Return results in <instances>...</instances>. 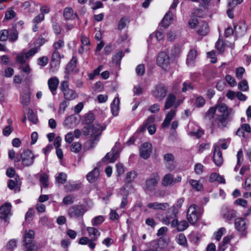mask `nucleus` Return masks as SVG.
Here are the masks:
<instances>
[{
  "instance_id": "4c0bfd02",
  "label": "nucleus",
  "mask_w": 251,
  "mask_h": 251,
  "mask_svg": "<svg viewBox=\"0 0 251 251\" xmlns=\"http://www.w3.org/2000/svg\"><path fill=\"white\" fill-rule=\"evenodd\" d=\"M177 242L178 244L184 247L187 246L186 238L185 235L182 233H180L178 235V237H177Z\"/></svg>"
},
{
  "instance_id": "6e6d98bb",
  "label": "nucleus",
  "mask_w": 251,
  "mask_h": 251,
  "mask_svg": "<svg viewBox=\"0 0 251 251\" xmlns=\"http://www.w3.org/2000/svg\"><path fill=\"white\" fill-rule=\"evenodd\" d=\"M245 69L243 67H238L236 69V76L237 78L241 79L245 73Z\"/></svg>"
},
{
  "instance_id": "ea45409f",
  "label": "nucleus",
  "mask_w": 251,
  "mask_h": 251,
  "mask_svg": "<svg viewBox=\"0 0 251 251\" xmlns=\"http://www.w3.org/2000/svg\"><path fill=\"white\" fill-rule=\"evenodd\" d=\"M95 116L92 113H88L84 117V122L86 125H90L93 122Z\"/></svg>"
},
{
  "instance_id": "8fccbe9b",
  "label": "nucleus",
  "mask_w": 251,
  "mask_h": 251,
  "mask_svg": "<svg viewBox=\"0 0 251 251\" xmlns=\"http://www.w3.org/2000/svg\"><path fill=\"white\" fill-rule=\"evenodd\" d=\"M9 36V31L4 29L0 31V41H5L7 40Z\"/></svg>"
},
{
  "instance_id": "393cba45",
  "label": "nucleus",
  "mask_w": 251,
  "mask_h": 251,
  "mask_svg": "<svg viewBox=\"0 0 251 251\" xmlns=\"http://www.w3.org/2000/svg\"><path fill=\"white\" fill-rule=\"evenodd\" d=\"M176 114V111L175 109H172L166 115V118L162 123V126L163 127H168L170 123V122Z\"/></svg>"
},
{
  "instance_id": "6e6552de",
  "label": "nucleus",
  "mask_w": 251,
  "mask_h": 251,
  "mask_svg": "<svg viewBox=\"0 0 251 251\" xmlns=\"http://www.w3.org/2000/svg\"><path fill=\"white\" fill-rule=\"evenodd\" d=\"M181 180L180 176H178L174 178L171 174H167L164 176L162 180V185L164 186H173L175 183L180 182Z\"/></svg>"
},
{
  "instance_id": "0e129e2a",
  "label": "nucleus",
  "mask_w": 251,
  "mask_h": 251,
  "mask_svg": "<svg viewBox=\"0 0 251 251\" xmlns=\"http://www.w3.org/2000/svg\"><path fill=\"white\" fill-rule=\"evenodd\" d=\"M124 55V53L122 51H119L117 54L113 56V61L115 62L116 63H118L119 61L122 59Z\"/></svg>"
},
{
  "instance_id": "39448f33",
  "label": "nucleus",
  "mask_w": 251,
  "mask_h": 251,
  "mask_svg": "<svg viewBox=\"0 0 251 251\" xmlns=\"http://www.w3.org/2000/svg\"><path fill=\"white\" fill-rule=\"evenodd\" d=\"M211 108H215V112L217 110L219 113V115L228 119H230V116L233 113L232 109L228 108L226 105L224 103H217L215 106L211 107Z\"/></svg>"
},
{
  "instance_id": "a19ab883",
  "label": "nucleus",
  "mask_w": 251,
  "mask_h": 251,
  "mask_svg": "<svg viewBox=\"0 0 251 251\" xmlns=\"http://www.w3.org/2000/svg\"><path fill=\"white\" fill-rule=\"evenodd\" d=\"M40 181L44 187L47 188L49 185L48 176L46 174L41 175L40 178Z\"/></svg>"
},
{
  "instance_id": "f3484780",
  "label": "nucleus",
  "mask_w": 251,
  "mask_h": 251,
  "mask_svg": "<svg viewBox=\"0 0 251 251\" xmlns=\"http://www.w3.org/2000/svg\"><path fill=\"white\" fill-rule=\"evenodd\" d=\"M99 170L97 168H95L91 172L87 175L86 177L88 181L90 183H92L98 180L99 177Z\"/></svg>"
},
{
  "instance_id": "7c9ffc66",
  "label": "nucleus",
  "mask_w": 251,
  "mask_h": 251,
  "mask_svg": "<svg viewBox=\"0 0 251 251\" xmlns=\"http://www.w3.org/2000/svg\"><path fill=\"white\" fill-rule=\"evenodd\" d=\"M97 137L91 136V139H89L85 143V147L88 150L92 149L95 146L97 142L99 141Z\"/></svg>"
},
{
  "instance_id": "680f3d73",
  "label": "nucleus",
  "mask_w": 251,
  "mask_h": 251,
  "mask_svg": "<svg viewBox=\"0 0 251 251\" xmlns=\"http://www.w3.org/2000/svg\"><path fill=\"white\" fill-rule=\"evenodd\" d=\"M176 36V33L175 31L170 30H169L167 35V38L170 41H173Z\"/></svg>"
},
{
  "instance_id": "052dcab7",
  "label": "nucleus",
  "mask_w": 251,
  "mask_h": 251,
  "mask_svg": "<svg viewBox=\"0 0 251 251\" xmlns=\"http://www.w3.org/2000/svg\"><path fill=\"white\" fill-rule=\"evenodd\" d=\"M200 22L198 21L197 18H193L190 20L188 24L191 28H193L197 27L199 22Z\"/></svg>"
},
{
  "instance_id": "412c9836",
  "label": "nucleus",
  "mask_w": 251,
  "mask_h": 251,
  "mask_svg": "<svg viewBox=\"0 0 251 251\" xmlns=\"http://www.w3.org/2000/svg\"><path fill=\"white\" fill-rule=\"evenodd\" d=\"M174 20L173 15L171 11H169L164 16L162 21V25L165 27H168L173 22Z\"/></svg>"
},
{
  "instance_id": "e2e57ef3",
  "label": "nucleus",
  "mask_w": 251,
  "mask_h": 251,
  "mask_svg": "<svg viewBox=\"0 0 251 251\" xmlns=\"http://www.w3.org/2000/svg\"><path fill=\"white\" fill-rule=\"evenodd\" d=\"M203 134V131L201 130H198V131L194 132V131H191L189 132V134L190 136L192 137H195L196 138H199L201 137L202 135Z\"/></svg>"
},
{
  "instance_id": "58836bf2",
  "label": "nucleus",
  "mask_w": 251,
  "mask_h": 251,
  "mask_svg": "<svg viewBox=\"0 0 251 251\" xmlns=\"http://www.w3.org/2000/svg\"><path fill=\"white\" fill-rule=\"evenodd\" d=\"M82 147L79 142H74L71 146V151L75 153H78L81 150Z\"/></svg>"
},
{
  "instance_id": "b1692460",
  "label": "nucleus",
  "mask_w": 251,
  "mask_h": 251,
  "mask_svg": "<svg viewBox=\"0 0 251 251\" xmlns=\"http://www.w3.org/2000/svg\"><path fill=\"white\" fill-rule=\"evenodd\" d=\"M222 213L223 218L226 221H230L236 216V212L233 209L225 208L223 209Z\"/></svg>"
},
{
  "instance_id": "c03bdc74",
  "label": "nucleus",
  "mask_w": 251,
  "mask_h": 251,
  "mask_svg": "<svg viewBox=\"0 0 251 251\" xmlns=\"http://www.w3.org/2000/svg\"><path fill=\"white\" fill-rule=\"evenodd\" d=\"M56 180L58 182L63 184L67 180V175L65 173H60L58 174V176L56 177Z\"/></svg>"
},
{
  "instance_id": "bf43d9fd",
  "label": "nucleus",
  "mask_w": 251,
  "mask_h": 251,
  "mask_svg": "<svg viewBox=\"0 0 251 251\" xmlns=\"http://www.w3.org/2000/svg\"><path fill=\"white\" fill-rule=\"evenodd\" d=\"M225 231V228L221 227L215 233V238L217 241H220Z\"/></svg>"
},
{
  "instance_id": "bb28decb",
  "label": "nucleus",
  "mask_w": 251,
  "mask_h": 251,
  "mask_svg": "<svg viewBox=\"0 0 251 251\" xmlns=\"http://www.w3.org/2000/svg\"><path fill=\"white\" fill-rule=\"evenodd\" d=\"M176 100V96L173 94H170L166 99L164 108L167 109L173 106Z\"/></svg>"
},
{
  "instance_id": "0eeeda50",
  "label": "nucleus",
  "mask_w": 251,
  "mask_h": 251,
  "mask_svg": "<svg viewBox=\"0 0 251 251\" xmlns=\"http://www.w3.org/2000/svg\"><path fill=\"white\" fill-rule=\"evenodd\" d=\"M167 90L163 84L157 85L152 91L153 96L159 100H162L166 96Z\"/></svg>"
},
{
  "instance_id": "9b49d317",
  "label": "nucleus",
  "mask_w": 251,
  "mask_h": 251,
  "mask_svg": "<svg viewBox=\"0 0 251 251\" xmlns=\"http://www.w3.org/2000/svg\"><path fill=\"white\" fill-rule=\"evenodd\" d=\"M86 210L83 206L74 205L70 208L69 214L71 217H78L82 216Z\"/></svg>"
},
{
  "instance_id": "2f4dec72",
  "label": "nucleus",
  "mask_w": 251,
  "mask_h": 251,
  "mask_svg": "<svg viewBox=\"0 0 251 251\" xmlns=\"http://www.w3.org/2000/svg\"><path fill=\"white\" fill-rule=\"evenodd\" d=\"M209 180L211 182L217 181L221 183H225V179L223 177V176L217 173L212 174L210 176Z\"/></svg>"
},
{
  "instance_id": "e433bc0d",
  "label": "nucleus",
  "mask_w": 251,
  "mask_h": 251,
  "mask_svg": "<svg viewBox=\"0 0 251 251\" xmlns=\"http://www.w3.org/2000/svg\"><path fill=\"white\" fill-rule=\"evenodd\" d=\"M27 118L29 121L33 124H36L38 122L36 115L34 113L33 110L30 109H29L28 110Z\"/></svg>"
},
{
  "instance_id": "13d9d810",
  "label": "nucleus",
  "mask_w": 251,
  "mask_h": 251,
  "mask_svg": "<svg viewBox=\"0 0 251 251\" xmlns=\"http://www.w3.org/2000/svg\"><path fill=\"white\" fill-rule=\"evenodd\" d=\"M226 80L228 84L232 87L236 84L235 79L230 75H227L226 76Z\"/></svg>"
},
{
  "instance_id": "9d476101",
  "label": "nucleus",
  "mask_w": 251,
  "mask_h": 251,
  "mask_svg": "<svg viewBox=\"0 0 251 251\" xmlns=\"http://www.w3.org/2000/svg\"><path fill=\"white\" fill-rule=\"evenodd\" d=\"M11 205L10 203L6 202L0 207V218L4 220L5 222L12 215Z\"/></svg>"
},
{
  "instance_id": "774afa93",
  "label": "nucleus",
  "mask_w": 251,
  "mask_h": 251,
  "mask_svg": "<svg viewBox=\"0 0 251 251\" xmlns=\"http://www.w3.org/2000/svg\"><path fill=\"white\" fill-rule=\"evenodd\" d=\"M24 246L26 249V251H37V246L34 243L24 245Z\"/></svg>"
},
{
  "instance_id": "37998d69",
  "label": "nucleus",
  "mask_w": 251,
  "mask_h": 251,
  "mask_svg": "<svg viewBox=\"0 0 251 251\" xmlns=\"http://www.w3.org/2000/svg\"><path fill=\"white\" fill-rule=\"evenodd\" d=\"M9 40L13 42L16 41L18 38V32L16 30H13L9 33Z\"/></svg>"
},
{
  "instance_id": "2eb2a0df",
  "label": "nucleus",
  "mask_w": 251,
  "mask_h": 251,
  "mask_svg": "<svg viewBox=\"0 0 251 251\" xmlns=\"http://www.w3.org/2000/svg\"><path fill=\"white\" fill-rule=\"evenodd\" d=\"M209 31L208 24L204 21H201L197 26V32L202 36L206 35Z\"/></svg>"
},
{
  "instance_id": "3c124183",
  "label": "nucleus",
  "mask_w": 251,
  "mask_h": 251,
  "mask_svg": "<svg viewBox=\"0 0 251 251\" xmlns=\"http://www.w3.org/2000/svg\"><path fill=\"white\" fill-rule=\"evenodd\" d=\"M26 59L25 54L21 52L17 54L16 61L20 64H23L25 62Z\"/></svg>"
},
{
  "instance_id": "a211bd4d",
  "label": "nucleus",
  "mask_w": 251,
  "mask_h": 251,
  "mask_svg": "<svg viewBox=\"0 0 251 251\" xmlns=\"http://www.w3.org/2000/svg\"><path fill=\"white\" fill-rule=\"evenodd\" d=\"M169 206L168 203H159L157 202L149 203L148 204V207L150 209L154 210H165Z\"/></svg>"
},
{
  "instance_id": "1a4fd4ad",
  "label": "nucleus",
  "mask_w": 251,
  "mask_h": 251,
  "mask_svg": "<svg viewBox=\"0 0 251 251\" xmlns=\"http://www.w3.org/2000/svg\"><path fill=\"white\" fill-rule=\"evenodd\" d=\"M35 156L29 150H25L23 152L22 164L24 166L28 167L33 164Z\"/></svg>"
},
{
  "instance_id": "4468645a",
  "label": "nucleus",
  "mask_w": 251,
  "mask_h": 251,
  "mask_svg": "<svg viewBox=\"0 0 251 251\" xmlns=\"http://www.w3.org/2000/svg\"><path fill=\"white\" fill-rule=\"evenodd\" d=\"M213 158L215 164L217 166H220L223 163V159L222 154L218 146H214Z\"/></svg>"
},
{
  "instance_id": "49530a36",
  "label": "nucleus",
  "mask_w": 251,
  "mask_h": 251,
  "mask_svg": "<svg viewBox=\"0 0 251 251\" xmlns=\"http://www.w3.org/2000/svg\"><path fill=\"white\" fill-rule=\"evenodd\" d=\"M238 87L240 90L243 91H246L249 88L248 84L246 80H243L241 81L239 83Z\"/></svg>"
},
{
  "instance_id": "ddd939ff",
  "label": "nucleus",
  "mask_w": 251,
  "mask_h": 251,
  "mask_svg": "<svg viewBox=\"0 0 251 251\" xmlns=\"http://www.w3.org/2000/svg\"><path fill=\"white\" fill-rule=\"evenodd\" d=\"M163 158L166 162V168L170 171H173L176 168V165L174 163V155L172 153H167L164 155Z\"/></svg>"
},
{
  "instance_id": "c756f323",
  "label": "nucleus",
  "mask_w": 251,
  "mask_h": 251,
  "mask_svg": "<svg viewBox=\"0 0 251 251\" xmlns=\"http://www.w3.org/2000/svg\"><path fill=\"white\" fill-rule=\"evenodd\" d=\"M64 98L67 100H72L75 99L77 97V94L72 89H68L66 90L63 93Z\"/></svg>"
},
{
  "instance_id": "4d7b16f0",
  "label": "nucleus",
  "mask_w": 251,
  "mask_h": 251,
  "mask_svg": "<svg viewBox=\"0 0 251 251\" xmlns=\"http://www.w3.org/2000/svg\"><path fill=\"white\" fill-rule=\"evenodd\" d=\"M234 28L235 34H239V35H242L246 31L245 26H244V27L242 28L240 25H235L234 26Z\"/></svg>"
},
{
  "instance_id": "f704fd0d",
  "label": "nucleus",
  "mask_w": 251,
  "mask_h": 251,
  "mask_svg": "<svg viewBox=\"0 0 251 251\" xmlns=\"http://www.w3.org/2000/svg\"><path fill=\"white\" fill-rule=\"evenodd\" d=\"M104 221V218L102 216H98L92 220V225L93 226H97L101 225Z\"/></svg>"
},
{
  "instance_id": "09e8293b",
  "label": "nucleus",
  "mask_w": 251,
  "mask_h": 251,
  "mask_svg": "<svg viewBox=\"0 0 251 251\" xmlns=\"http://www.w3.org/2000/svg\"><path fill=\"white\" fill-rule=\"evenodd\" d=\"M205 103V99L201 96L197 97L195 104L196 107H201Z\"/></svg>"
},
{
  "instance_id": "f257e3e1",
  "label": "nucleus",
  "mask_w": 251,
  "mask_h": 251,
  "mask_svg": "<svg viewBox=\"0 0 251 251\" xmlns=\"http://www.w3.org/2000/svg\"><path fill=\"white\" fill-rule=\"evenodd\" d=\"M204 119L208 120L213 127H217L223 129L227 126L230 119L215 114V108H210L205 113Z\"/></svg>"
},
{
  "instance_id": "20e7f679",
  "label": "nucleus",
  "mask_w": 251,
  "mask_h": 251,
  "mask_svg": "<svg viewBox=\"0 0 251 251\" xmlns=\"http://www.w3.org/2000/svg\"><path fill=\"white\" fill-rule=\"evenodd\" d=\"M248 224V221L244 218H237L234 221L235 228L243 236H245L247 233L246 230Z\"/></svg>"
},
{
  "instance_id": "69168bd1",
  "label": "nucleus",
  "mask_w": 251,
  "mask_h": 251,
  "mask_svg": "<svg viewBox=\"0 0 251 251\" xmlns=\"http://www.w3.org/2000/svg\"><path fill=\"white\" fill-rule=\"evenodd\" d=\"M13 130V127L11 125L6 126L3 130V134L5 136H8L12 132Z\"/></svg>"
},
{
  "instance_id": "c85d7f7f",
  "label": "nucleus",
  "mask_w": 251,
  "mask_h": 251,
  "mask_svg": "<svg viewBox=\"0 0 251 251\" xmlns=\"http://www.w3.org/2000/svg\"><path fill=\"white\" fill-rule=\"evenodd\" d=\"M137 173L135 171H131L126 173L125 177V182L127 183L132 182L136 178Z\"/></svg>"
},
{
  "instance_id": "c9c22d12",
  "label": "nucleus",
  "mask_w": 251,
  "mask_h": 251,
  "mask_svg": "<svg viewBox=\"0 0 251 251\" xmlns=\"http://www.w3.org/2000/svg\"><path fill=\"white\" fill-rule=\"evenodd\" d=\"M197 55V51L195 50H191L188 55L187 58V63L188 65H191L193 61L195 60Z\"/></svg>"
},
{
  "instance_id": "de8ad7c7",
  "label": "nucleus",
  "mask_w": 251,
  "mask_h": 251,
  "mask_svg": "<svg viewBox=\"0 0 251 251\" xmlns=\"http://www.w3.org/2000/svg\"><path fill=\"white\" fill-rule=\"evenodd\" d=\"M188 226V224L186 221H181L178 223L177 229L178 231H181L185 230Z\"/></svg>"
},
{
  "instance_id": "5701e85b",
  "label": "nucleus",
  "mask_w": 251,
  "mask_h": 251,
  "mask_svg": "<svg viewBox=\"0 0 251 251\" xmlns=\"http://www.w3.org/2000/svg\"><path fill=\"white\" fill-rule=\"evenodd\" d=\"M34 238V232L33 230L30 229L28 231H25L24 239V245H28L29 244H32V240Z\"/></svg>"
},
{
  "instance_id": "cd10ccee",
  "label": "nucleus",
  "mask_w": 251,
  "mask_h": 251,
  "mask_svg": "<svg viewBox=\"0 0 251 251\" xmlns=\"http://www.w3.org/2000/svg\"><path fill=\"white\" fill-rule=\"evenodd\" d=\"M76 58L75 57H73L66 68V72L68 74L72 73L76 67Z\"/></svg>"
},
{
  "instance_id": "338daca9",
  "label": "nucleus",
  "mask_w": 251,
  "mask_h": 251,
  "mask_svg": "<svg viewBox=\"0 0 251 251\" xmlns=\"http://www.w3.org/2000/svg\"><path fill=\"white\" fill-rule=\"evenodd\" d=\"M92 126L90 125H86L82 129V133L84 136H88L91 132Z\"/></svg>"
},
{
  "instance_id": "a878e982",
  "label": "nucleus",
  "mask_w": 251,
  "mask_h": 251,
  "mask_svg": "<svg viewBox=\"0 0 251 251\" xmlns=\"http://www.w3.org/2000/svg\"><path fill=\"white\" fill-rule=\"evenodd\" d=\"M120 100L118 97H116L113 100L111 105V111L114 116H117L119 110Z\"/></svg>"
},
{
  "instance_id": "423d86ee",
  "label": "nucleus",
  "mask_w": 251,
  "mask_h": 251,
  "mask_svg": "<svg viewBox=\"0 0 251 251\" xmlns=\"http://www.w3.org/2000/svg\"><path fill=\"white\" fill-rule=\"evenodd\" d=\"M156 62L159 66L166 70L170 65V58L165 52H161L158 54Z\"/></svg>"
},
{
  "instance_id": "dca6fc26",
  "label": "nucleus",
  "mask_w": 251,
  "mask_h": 251,
  "mask_svg": "<svg viewBox=\"0 0 251 251\" xmlns=\"http://www.w3.org/2000/svg\"><path fill=\"white\" fill-rule=\"evenodd\" d=\"M59 79L56 77L50 78L48 81L49 88L53 95L56 93V90L59 84Z\"/></svg>"
},
{
  "instance_id": "6ab92c4d",
  "label": "nucleus",
  "mask_w": 251,
  "mask_h": 251,
  "mask_svg": "<svg viewBox=\"0 0 251 251\" xmlns=\"http://www.w3.org/2000/svg\"><path fill=\"white\" fill-rule=\"evenodd\" d=\"M88 235L93 240H97L100 235V231L94 226H89L86 228Z\"/></svg>"
},
{
  "instance_id": "f8f14e48",
  "label": "nucleus",
  "mask_w": 251,
  "mask_h": 251,
  "mask_svg": "<svg viewBox=\"0 0 251 251\" xmlns=\"http://www.w3.org/2000/svg\"><path fill=\"white\" fill-rule=\"evenodd\" d=\"M152 150L151 144L149 143L143 144L140 149V156L144 159H148L151 154Z\"/></svg>"
},
{
  "instance_id": "a18cd8bd",
  "label": "nucleus",
  "mask_w": 251,
  "mask_h": 251,
  "mask_svg": "<svg viewBox=\"0 0 251 251\" xmlns=\"http://www.w3.org/2000/svg\"><path fill=\"white\" fill-rule=\"evenodd\" d=\"M74 196L72 195H69L64 198L62 202L64 205L71 204L74 202Z\"/></svg>"
},
{
  "instance_id": "5fc2aeb1",
  "label": "nucleus",
  "mask_w": 251,
  "mask_h": 251,
  "mask_svg": "<svg viewBox=\"0 0 251 251\" xmlns=\"http://www.w3.org/2000/svg\"><path fill=\"white\" fill-rule=\"evenodd\" d=\"M145 69L143 64H140L136 68V73L138 75H143L145 73Z\"/></svg>"
},
{
  "instance_id": "4be33fe9",
  "label": "nucleus",
  "mask_w": 251,
  "mask_h": 251,
  "mask_svg": "<svg viewBox=\"0 0 251 251\" xmlns=\"http://www.w3.org/2000/svg\"><path fill=\"white\" fill-rule=\"evenodd\" d=\"M104 128L100 124H97L92 126L91 135L94 137H97L99 139L100 136L101 135L102 131Z\"/></svg>"
},
{
  "instance_id": "864d4df0",
  "label": "nucleus",
  "mask_w": 251,
  "mask_h": 251,
  "mask_svg": "<svg viewBox=\"0 0 251 251\" xmlns=\"http://www.w3.org/2000/svg\"><path fill=\"white\" fill-rule=\"evenodd\" d=\"M17 247V242L15 240H10L6 244V248L7 250L12 251Z\"/></svg>"
},
{
  "instance_id": "f03ea898",
  "label": "nucleus",
  "mask_w": 251,
  "mask_h": 251,
  "mask_svg": "<svg viewBox=\"0 0 251 251\" xmlns=\"http://www.w3.org/2000/svg\"><path fill=\"white\" fill-rule=\"evenodd\" d=\"M201 213L200 209L195 204L191 205L188 209L187 218L189 223L194 224L200 218Z\"/></svg>"
},
{
  "instance_id": "7ed1b4c3",
  "label": "nucleus",
  "mask_w": 251,
  "mask_h": 251,
  "mask_svg": "<svg viewBox=\"0 0 251 251\" xmlns=\"http://www.w3.org/2000/svg\"><path fill=\"white\" fill-rule=\"evenodd\" d=\"M159 180V176L157 173L151 174L150 177L146 181L144 187L145 191L147 192L154 191Z\"/></svg>"
},
{
  "instance_id": "603ef678",
  "label": "nucleus",
  "mask_w": 251,
  "mask_h": 251,
  "mask_svg": "<svg viewBox=\"0 0 251 251\" xmlns=\"http://www.w3.org/2000/svg\"><path fill=\"white\" fill-rule=\"evenodd\" d=\"M64 46V42L63 40H59L58 41L53 43V50H58L59 49Z\"/></svg>"
},
{
  "instance_id": "aec40b11",
  "label": "nucleus",
  "mask_w": 251,
  "mask_h": 251,
  "mask_svg": "<svg viewBox=\"0 0 251 251\" xmlns=\"http://www.w3.org/2000/svg\"><path fill=\"white\" fill-rule=\"evenodd\" d=\"M63 16L66 20H72L75 17L79 19L77 14L74 13L73 9L71 7H66L64 9Z\"/></svg>"
},
{
  "instance_id": "79ce46f5",
  "label": "nucleus",
  "mask_w": 251,
  "mask_h": 251,
  "mask_svg": "<svg viewBox=\"0 0 251 251\" xmlns=\"http://www.w3.org/2000/svg\"><path fill=\"white\" fill-rule=\"evenodd\" d=\"M63 55H61L58 50H53V52L52 54L51 61H57L58 64H59L60 60L61 58L63 57Z\"/></svg>"
},
{
  "instance_id": "473e14b6",
  "label": "nucleus",
  "mask_w": 251,
  "mask_h": 251,
  "mask_svg": "<svg viewBox=\"0 0 251 251\" xmlns=\"http://www.w3.org/2000/svg\"><path fill=\"white\" fill-rule=\"evenodd\" d=\"M189 183L194 189L197 191H201L202 189V184L196 180L190 179L189 180Z\"/></svg>"
},
{
  "instance_id": "72a5a7b5",
  "label": "nucleus",
  "mask_w": 251,
  "mask_h": 251,
  "mask_svg": "<svg viewBox=\"0 0 251 251\" xmlns=\"http://www.w3.org/2000/svg\"><path fill=\"white\" fill-rule=\"evenodd\" d=\"M30 95L29 92H26L22 95L21 101L24 106H27L29 103Z\"/></svg>"
}]
</instances>
